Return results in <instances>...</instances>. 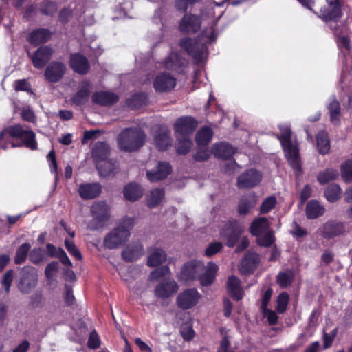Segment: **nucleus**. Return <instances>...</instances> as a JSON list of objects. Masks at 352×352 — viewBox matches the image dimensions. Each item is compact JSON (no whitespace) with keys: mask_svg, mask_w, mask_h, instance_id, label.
I'll return each instance as SVG.
<instances>
[{"mask_svg":"<svg viewBox=\"0 0 352 352\" xmlns=\"http://www.w3.org/2000/svg\"><path fill=\"white\" fill-rule=\"evenodd\" d=\"M280 144L285 153V156L296 175L302 173V164L300 157L299 149L297 145H294L292 142V131L286 128L281 131L278 137Z\"/></svg>","mask_w":352,"mask_h":352,"instance_id":"nucleus-1","label":"nucleus"},{"mask_svg":"<svg viewBox=\"0 0 352 352\" xmlns=\"http://www.w3.org/2000/svg\"><path fill=\"white\" fill-rule=\"evenodd\" d=\"M145 139L146 135L143 131L128 127L119 133L117 140L122 151L132 152L140 149L144 145Z\"/></svg>","mask_w":352,"mask_h":352,"instance_id":"nucleus-2","label":"nucleus"},{"mask_svg":"<svg viewBox=\"0 0 352 352\" xmlns=\"http://www.w3.org/2000/svg\"><path fill=\"white\" fill-rule=\"evenodd\" d=\"M134 224V219L125 217L120 225L111 231L104 238V245L108 249H115L124 244L131 234Z\"/></svg>","mask_w":352,"mask_h":352,"instance_id":"nucleus-3","label":"nucleus"},{"mask_svg":"<svg viewBox=\"0 0 352 352\" xmlns=\"http://www.w3.org/2000/svg\"><path fill=\"white\" fill-rule=\"evenodd\" d=\"M8 135L12 138L19 139L21 142L18 145L12 146H25L30 150L37 149V142L36 140V135L32 130H25L23 127L19 124H14L7 127L6 129L0 132V142H3L5 136Z\"/></svg>","mask_w":352,"mask_h":352,"instance_id":"nucleus-4","label":"nucleus"},{"mask_svg":"<svg viewBox=\"0 0 352 352\" xmlns=\"http://www.w3.org/2000/svg\"><path fill=\"white\" fill-rule=\"evenodd\" d=\"M37 282L38 274L36 268L26 265L21 269L17 287L21 293H30L37 285Z\"/></svg>","mask_w":352,"mask_h":352,"instance_id":"nucleus-5","label":"nucleus"},{"mask_svg":"<svg viewBox=\"0 0 352 352\" xmlns=\"http://www.w3.org/2000/svg\"><path fill=\"white\" fill-rule=\"evenodd\" d=\"M243 227L235 219L228 221L221 231V236L226 240V245L229 248H233L238 242Z\"/></svg>","mask_w":352,"mask_h":352,"instance_id":"nucleus-6","label":"nucleus"},{"mask_svg":"<svg viewBox=\"0 0 352 352\" xmlns=\"http://www.w3.org/2000/svg\"><path fill=\"white\" fill-rule=\"evenodd\" d=\"M54 50L49 45H41L34 52L27 51V55L31 60L34 68L43 69L51 60Z\"/></svg>","mask_w":352,"mask_h":352,"instance_id":"nucleus-7","label":"nucleus"},{"mask_svg":"<svg viewBox=\"0 0 352 352\" xmlns=\"http://www.w3.org/2000/svg\"><path fill=\"white\" fill-rule=\"evenodd\" d=\"M327 6L320 10L319 17L324 21L338 22L342 16V3L340 0H326Z\"/></svg>","mask_w":352,"mask_h":352,"instance_id":"nucleus-8","label":"nucleus"},{"mask_svg":"<svg viewBox=\"0 0 352 352\" xmlns=\"http://www.w3.org/2000/svg\"><path fill=\"white\" fill-rule=\"evenodd\" d=\"M263 179L262 173L255 168H250L237 178V186L240 189L252 188L258 186Z\"/></svg>","mask_w":352,"mask_h":352,"instance_id":"nucleus-9","label":"nucleus"},{"mask_svg":"<svg viewBox=\"0 0 352 352\" xmlns=\"http://www.w3.org/2000/svg\"><path fill=\"white\" fill-rule=\"evenodd\" d=\"M200 298L201 294L196 289H186L178 294L176 304L182 310H187L195 306Z\"/></svg>","mask_w":352,"mask_h":352,"instance_id":"nucleus-10","label":"nucleus"},{"mask_svg":"<svg viewBox=\"0 0 352 352\" xmlns=\"http://www.w3.org/2000/svg\"><path fill=\"white\" fill-rule=\"evenodd\" d=\"M201 25V19L199 16L192 13H186L180 19L178 30L184 34H195Z\"/></svg>","mask_w":352,"mask_h":352,"instance_id":"nucleus-11","label":"nucleus"},{"mask_svg":"<svg viewBox=\"0 0 352 352\" xmlns=\"http://www.w3.org/2000/svg\"><path fill=\"white\" fill-rule=\"evenodd\" d=\"M198 126L197 120L192 116H182L177 119L174 124L175 133L181 136L189 137L192 134Z\"/></svg>","mask_w":352,"mask_h":352,"instance_id":"nucleus-12","label":"nucleus"},{"mask_svg":"<svg viewBox=\"0 0 352 352\" xmlns=\"http://www.w3.org/2000/svg\"><path fill=\"white\" fill-rule=\"evenodd\" d=\"M179 46L199 63L202 60L206 45L201 44L191 38H183L179 41Z\"/></svg>","mask_w":352,"mask_h":352,"instance_id":"nucleus-13","label":"nucleus"},{"mask_svg":"<svg viewBox=\"0 0 352 352\" xmlns=\"http://www.w3.org/2000/svg\"><path fill=\"white\" fill-rule=\"evenodd\" d=\"M91 213L96 222L94 229H98L109 219L110 208L104 201L95 202L91 207Z\"/></svg>","mask_w":352,"mask_h":352,"instance_id":"nucleus-14","label":"nucleus"},{"mask_svg":"<svg viewBox=\"0 0 352 352\" xmlns=\"http://www.w3.org/2000/svg\"><path fill=\"white\" fill-rule=\"evenodd\" d=\"M65 72V65L63 62L54 60L47 65L44 76L49 82L54 83L59 82Z\"/></svg>","mask_w":352,"mask_h":352,"instance_id":"nucleus-15","label":"nucleus"},{"mask_svg":"<svg viewBox=\"0 0 352 352\" xmlns=\"http://www.w3.org/2000/svg\"><path fill=\"white\" fill-rule=\"evenodd\" d=\"M176 83L177 79L169 73L160 72L153 81V87L157 92H169L175 88Z\"/></svg>","mask_w":352,"mask_h":352,"instance_id":"nucleus-16","label":"nucleus"},{"mask_svg":"<svg viewBox=\"0 0 352 352\" xmlns=\"http://www.w3.org/2000/svg\"><path fill=\"white\" fill-rule=\"evenodd\" d=\"M204 263L201 261L192 260L185 263L181 270V276L185 280H192L199 278L204 270Z\"/></svg>","mask_w":352,"mask_h":352,"instance_id":"nucleus-17","label":"nucleus"},{"mask_svg":"<svg viewBox=\"0 0 352 352\" xmlns=\"http://www.w3.org/2000/svg\"><path fill=\"white\" fill-rule=\"evenodd\" d=\"M345 231L344 223L329 220L322 226L321 235L325 239H331L343 234Z\"/></svg>","mask_w":352,"mask_h":352,"instance_id":"nucleus-18","label":"nucleus"},{"mask_svg":"<svg viewBox=\"0 0 352 352\" xmlns=\"http://www.w3.org/2000/svg\"><path fill=\"white\" fill-rule=\"evenodd\" d=\"M69 65L74 72L80 75L87 74L90 69V64L87 58L80 52L71 54Z\"/></svg>","mask_w":352,"mask_h":352,"instance_id":"nucleus-19","label":"nucleus"},{"mask_svg":"<svg viewBox=\"0 0 352 352\" xmlns=\"http://www.w3.org/2000/svg\"><path fill=\"white\" fill-rule=\"evenodd\" d=\"M52 32L47 28H38L33 30L28 36L27 41L34 47H37L49 41Z\"/></svg>","mask_w":352,"mask_h":352,"instance_id":"nucleus-20","label":"nucleus"},{"mask_svg":"<svg viewBox=\"0 0 352 352\" xmlns=\"http://www.w3.org/2000/svg\"><path fill=\"white\" fill-rule=\"evenodd\" d=\"M179 287L174 280L163 279L155 288V295L160 298L171 296L178 291Z\"/></svg>","mask_w":352,"mask_h":352,"instance_id":"nucleus-21","label":"nucleus"},{"mask_svg":"<svg viewBox=\"0 0 352 352\" xmlns=\"http://www.w3.org/2000/svg\"><path fill=\"white\" fill-rule=\"evenodd\" d=\"M172 171V167L168 162H159L155 169L147 170L146 177L151 182H157L166 179Z\"/></svg>","mask_w":352,"mask_h":352,"instance_id":"nucleus-22","label":"nucleus"},{"mask_svg":"<svg viewBox=\"0 0 352 352\" xmlns=\"http://www.w3.org/2000/svg\"><path fill=\"white\" fill-rule=\"evenodd\" d=\"M92 102L98 105L111 107L119 100V96L113 92L100 91L94 92L91 96Z\"/></svg>","mask_w":352,"mask_h":352,"instance_id":"nucleus-23","label":"nucleus"},{"mask_svg":"<svg viewBox=\"0 0 352 352\" xmlns=\"http://www.w3.org/2000/svg\"><path fill=\"white\" fill-rule=\"evenodd\" d=\"M92 85L88 80H82L79 85L78 90L72 98L71 100L76 106L84 105L89 99L91 92Z\"/></svg>","mask_w":352,"mask_h":352,"instance_id":"nucleus-24","label":"nucleus"},{"mask_svg":"<svg viewBox=\"0 0 352 352\" xmlns=\"http://www.w3.org/2000/svg\"><path fill=\"white\" fill-rule=\"evenodd\" d=\"M165 67L178 74L184 73L187 60L177 52L171 53L165 60Z\"/></svg>","mask_w":352,"mask_h":352,"instance_id":"nucleus-25","label":"nucleus"},{"mask_svg":"<svg viewBox=\"0 0 352 352\" xmlns=\"http://www.w3.org/2000/svg\"><path fill=\"white\" fill-rule=\"evenodd\" d=\"M154 141L158 151H164L168 150L172 145L170 131L168 129H159L154 136Z\"/></svg>","mask_w":352,"mask_h":352,"instance_id":"nucleus-26","label":"nucleus"},{"mask_svg":"<svg viewBox=\"0 0 352 352\" xmlns=\"http://www.w3.org/2000/svg\"><path fill=\"white\" fill-rule=\"evenodd\" d=\"M260 256L258 253L248 250L241 261V269L245 273H253L260 263Z\"/></svg>","mask_w":352,"mask_h":352,"instance_id":"nucleus-27","label":"nucleus"},{"mask_svg":"<svg viewBox=\"0 0 352 352\" xmlns=\"http://www.w3.org/2000/svg\"><path fill=\"white\" fill-rule=\"evenodd\" d=\"M102 187L98 183H88L80 185L78 193L83 199H92L100 195Z\"/></svg>","mask_w":352,"mask_h":352,"instance_id":"nucleus-28","label":"nucleus"},{"mask_svg":"<svg viewBox=\"0 0 352 352\" xmlns=\"http://www.w3.org/2000/svg\"><path fill=\"white\" fill-rule=\"evenodd\" d=\"M226 286L227 292L233 300L239 301L243 298V292L241 287V280L238 277L234 275L229 276Z\"/></svg>","mask_w":352,"mask_h":352,"instance_id":"nucleus-29","label":"nucleus"},{"mask_svg":"<svg viewBox=\"0 0 352 352\" xmlns=\"http://www.w3.org/2000/svg\"><path fill=\"white\" fill-rule=\"evenodd\" d=\"M258 199L254 192L249 193L241 197L238 204L237 212L240 215H247L253 208Z\"/></svg>","mask_w":352,"mask_h":352,"instance_id":"nucleus-30","label":"nucleus"},{"mask_svg":"<svg viewBox=\"0 0 352 352\" xmlns=\"http://www.w3.org/2000/svg\"><path fill=\"white\" fill-rule=\"evenodd\" d=\"M212 152L215 157L221 160H230L235 153L233 146L228 143L215 144L212 147Z\"/></svg>","mask_w":352,"mask_h":352,"instance_id":"nucleus-31","label":"nucleus"},{"mask_svg":"<svg viewBox=\"0 0 352 352\" xmlns=\"http://www.w3.org/2000/svg\"><path fill=\"white\" fill-rule=\"evenodd\" d=\"M144 254L143 245L137 243L128 245L122 251V258L126 262H133L138 260Z\"/></svg>","mask_w":352,"mask_h":352,"instance_id":"nucleus-32","label":"nucleus"},{"mask_svg":"<svg viewBox=\"0 0 352 352\" xmlns=\"http://www.w3.org/2000/svg\"><path fill=\"white\" fill-rule=\"evenodd\" d=\"M219 270L217 265L213 262H209L204 273H200L199 280L202 286L211 285L216 278Z\"/></svg>","mask_w":352,"mask_h":352,"instance_id":"nucleus-33","label":"nucleus"},{"mask_svg":"<svg viewBox=\"0 0 352 352\" xmlns=\"http://www.w3.org/2000/svg\"><path fill=\"white\" fill-rule=\"evenodd\" d=\"M110 154V148L105 142H98L92 148L91 155L96 163L107 160Z\"/></svg>","mask_w":352,"mask_h":352,"instance_id":"nucleus-34","label":"nucleus"},{"mask_svg":"<svg viewBox=\"0 0 352 352\" xmlns=\"http://www.w3.org/2000/svg\"><path fill=\"white\" fill-rule=\"evenodd\" d=\"M148 102V94L144 92L135 93L126 100V104L131 109H139L147 105Z\"/></svg>","mask_w":352,"mask_h":352,"instance_id":"nucleus-35","label":"nucleus"},{"mask_svg":"<svg viewBox=\"0 0 352 352\" xmlns=\"http://www.w3.org/2000/svg\"><path fill=\"white\" fill-rule=\"evenodd\" d=\"M325 209L324 206L316 200L309 201L306 206V217L309 219H315L324 214Z\"/></svg>","mask_w":352,"mask_h":352,"instance_id":"nucleus-36","label":"nucleus"},{"mask_svg":"<svg viewBox=\"0 0 352 352\" xmlns=\"http://www.w3.org/2000/svg\"><path fill=\"white\" fill-rule=\"evenodd\" d=\"M270 225L266 217L256 218L250 226V232L252 235L259 236L267 231Z\"/></svg>","mask_w":352,"mask_h":352,"instance_id":"nucleus-37","label":"nucleus"},{"mask_svg":"<svg viewBox=\"0 0 352 352\" xmlns=\"http://www.w3.org/2000/svg\"><path fill=\"white\" fill-rule=\"evenodd\" d=\"M123 194L125 199L131 202L138 201L143 195L141 187L135 183L127 184L123 189Z\"/></svg>","mask_w":352,"mask_h":352,"instance_id":"nucleus-38","label":"nucleus"},{"mask_svg":"<svg viewBox=\"0 0 352 352\" xmlns=\"http://www.w3.org/2000/svg\"><path fill=\"white\" fill-rule=\"evenodd\" d=\"M213 136V131L209 126L202 127L196 134L195 142L198 146L205 147L209 144Z\"/></svg>","mask_w":352,"mask_h":352,"instance_id":"nucleus-39","label":"nucleus"},{"mask_svg":"<svg viewBox=\"0 0 352 352\" xmlns=\"http://www.w3.org/2000/svg\"><path fill=\"white\" fill-rule=\"evenodd\" d=\"M317 149L320 154L326 155L330 150V140L328 134L324 131H320L316 135Z\"/></svg>","mask_w":352,"mask_h":352,"instance_id":"nucleus-40","label":"nucleus"},{"mask_svg":"<svg viewBox=\"0 0 352 352\" xmlns=\"http://www.w3.org/2000/svg\"><path fill=\"white\" fill-rule=\"evenodd\" d=\"M339 176L338 171L332 168H327L323 171L318 173L317 181L320 185H325L336 180Z\"/></svg>","mask_w":352,"mask_h":352,"instance_id":"nucleus-41","label":"nucleus"},{"mask_svg":"<svg viewBox=\"0 0 352 352\" xmlns=\"http://www.w3.org/2000/svg\"><path fill=\"white\" fill-rule=\"evenodd\" d=\"M166 259V252L161 248H156L148 257L147 265L151 267H157Z\"/></svg>","mask_w":352,"mask_h":352,"instance_id":"nucleus-42","label":"nucleus"},{"mask_svg":"<svg viewBox=\"0 0 352 352\" xmlns=\"http://www.w3.org/2000/svg\"><path fill=\"white\" fill-rule=\"evenodd\" d=\"M342 190L339 185L331 184L329 185L324 191V195L327 200L331 203H334L340 199Z\"/></svg>","mask_w":352,"mask_h":352,"instance_id":"nucleus-43","label":"nucleus"},{"mask_svg":"<svg viewBox=\"0 0 352 352\" xmlns=\"http://www.w3.org/2000/svg\"><path fill=\"white\" fill-rule=\"evenodd\" d=\"M96 168L100 176L107 177L113 173L115 164L111 160L107 159L96 163Z\"/></svg>","mask_w":352,"mask_h":352,"instance_id":"nucleus-44","label":"nucleus"},{"mask_svg":"<svg viewBox=\"0 0 352 352\" xmlns=\"http://www.w3.org/2000/svg\"><path fill=\"white\" fill-rule=\"evenodd\" d=\"M30 249L31 245L29 243H24L18 247L14 258V263L16 265L23 263L27 259Z\"/></svg>","mask_w":352,"mask_h":352,"instance_id":"nucleus-45","label":"nucleus"},{"mask_svg":"<svg viewBox=\"0 0 352 352\" xmlns=\"http://www.w3.org/2000/svg\"><path fill=\"white\" fill-rule=\"evenodd\" d=\"M192 142L188 136L177 138L176 151L179 155H186L190 151Z\"/></svg>","mask_w":352,"mask_h":352,"instance_id":"nucleus-46","label":"nucleus"},{"mask_svg":"<svg viewBox=\"0 0 352 352\" xmlns=\"http://www.w3.org/2000/svg\"><path fill=\"white\" fill-rule=\"evenodd\" d=\"M331 122L340 121L341 116V107L339 101L334 98L327 106Z\"/></svg>","mask_w":352,"mask_h":352,"instance_id":"nucleus-47","label":"nucleus"},{"mask_svg":"<svg viewBox=\"0 0 352 352\" xmlns=\"http://www.w3.org/2000/svg\"><path fill=\"white\" fill-rule=\"evenodd\" d=\"M164 197V191L162 188H155L151 192L150 197L148 200V206L153 208L159 206Z\"/></svg>","mask_w":352,"mask_h":352,"instance_id":"nucleus-48","label":"nucleus"},{"mask_svg":"<svg viewBox=\"0 0 352 352\" xmlns=\"http://www.w3.org/2000/svg\"><path fill=\"white\" fill-rule=\"evenodd\" d=\"M57 4L55 1L43 0L39 7V11L43 15L53 16L57 12Z\"/></svg>","mask_w":352,"mask_h":352,"instance_id":"nucleus-49","label":"nucleus"},{"mask_svg":"<svg viewBox=\"0 0 352 352\" xmlns=\"http://www.w3.org/2000/svg\"><path fill=\"white\" fill-rule=\"evenodd\" d=\"M289 300L288 293L283 292L280 293L276 299V311L278 314L284 313L287 308Z\"/></svg>","mask_w":352,"mask_h":352,"instance_id":"nucleus-50","label":"nucleus"},{"mask_svg":"<svg viewBox=\"0 0 352 352\" xmlns=\"http://www.w3.org/2000/svg\"><path fill=\"white\" fill-rule=\"evenodd\" d=\"M29 258L32 263L38 265L44 261L45 252L42 248H34L30 251Z\"/></svg>","mask_w":352,"mask_h":352,"instance_id":"nucleus-51","label":"nucleus"},{"mask_svg":"<svg viewBox=\"0 0 352 352\" xmlns=\"http://www.w3.org/2000/svg\"><path fill=\"white\" fill-rule=\"evenodd\" d=\"M343 180L346 182H352V159L346 160L340 168Z\"/></svg>","mask_w":352,"mask_h":352,"instance_id":"nucleus-52","label":"nucleus"},{"mask_svg":"<svg viewBox=\"0 0 352 352\" xmlns=\"http://www.w3.org/2000/svg\"><path fill=\"white\" fill-rule=\"evenodd\" d=\"M276 238L273 230H269L263 236L256 239V243L261 247L269 248L275 242Z\"/></svg>","mask_w":352,"mask_h":352,"instance_id":"nucleus-53","label":"nucleus"},{"mask_svg":"<svg viewBox=\"0 0 352 352\" xmlns=\"http://www.w3.org/2000/svg\"><path fill=\"white\" fill-rule=\"evenodd\" d=\"M14 271L12 269L7 270L1 279V283L4 288L6 294L10 292L12 281L14 280Z\"/></svg>","mask_w":352,"mask_h":352,"instance_id":"nucleus-54","label":"nucleus"},{"mask_svg":"<svg viewBox=\"0 0 352 352\" xmlns=\"http://www.w3.org/2000/svg\"><path fill=\"white\" fill-rule=\"evenodd\" d=\"M13 87L16 91H26L30 94H33L31 88V84L28 79H18L14 81Z\"/></svg>","mask_w":352,"mask_h":352,"instance_id":"nucleus-55","label":"nucleus"},{"mask_svg":"<svg viewBox=\"0 0 352 352\" xmlns=\"http://www.w3.org/2000/svg\"><path fill=\"white\" fill-rule=\"evenodd\" d=\"M202 1L203 0H175V8L177 11L186 13L189 6H193Z\"/></svg>","mask_w":352,"mask_h":352,"instance_id":"nucleus-56","label":"nucleus"},{"mask_svg":"<svg viewBox=\"0 0 352 352\" xmlns=\"http://www.w3.org/2000/svg\"><path fill=\"white\" fill-rule=\"evenodd\" d=\"M276 203V199L274 196H270L266 198L261 204L260 212L261 214L268 213L275 207Z\"/></svg>","mask_w":352,"mask_h":352,"instance_id":"nucleus-57","label":"nucleus"},{"mask_svg":"<svg viewBox=\"0 0 352 352\" xmlns=\"http://www.w3.org/2000/svg\"><path fill=\"white\" fill-rule=\"evenodd\" d=\"M64 243L68 252L76 260L80 261L82 258V256L80 250L72 241H69V239H66L64 241Z\"/></svg>","mask_w":352,"mask_h":352,"instance_id":"nucleus-58","label":"nucleus"},{"mask_svg":"<svg viewBox=\"0 0 352 352\" xmlns=\"http://www.w3.org/2000/svg\"><path fill=\"white\" fill-rule=\"evenodd\" d=\"M338 333V328H335L332 330L330 334L323 331L322 333V341H323V348L329 349L331 346L335 338L336 337Z\"/></svg>","mask_w":352,"mask_h":352,"instance_id":"nucleus-59","label":"nucleus"},{"mask_svg":"<svg viewBox=\"0 0 352 352\" xmlns=\"http://www.w3.org/2000/svg\"><path fill=\"white\" fill-rule=\"evenodd\" d=\"M170 273V269L167 265H163L153 270L150 274L151 280H157L158 278L165 276Z\"/></svg>","mask_w":352,"mask_h":352,"instance_id":"nucleus-60","label":"nucleus"},{"mask_svg":"<svg viewBox=\"0 0 352 352\" xmlns=\"http://www.w3.org/2000/svg\"><path fill=\"white\" fill-rule=\"evenodd\" d=\"M180 334L185 341L192 340L195 336V331L192 326L189 324H184L181 327Z\"/></svg>","mask_w":352,"mask_h":352,"instance_id":"nucleus-61","label":"nucleus"},{"mask_svg":"<svg viewBox=\"0 0 352 352\" xmlns=\"http://www.w3.org/2000/svg\"><path fill=\"white\" fill-rule=\"evenodd\" d=\"M223 248V245L221 242H213L209 244L205 250V255L207 256H212L219 252Z\"/></svg>","mask_w":352,"mask_h":352,"instance_id":"nucleus-62","label":"nucleus"},{"mask_svg":"<svg viewBox=\"0 0 352 352\" xmlns=\"http://www.w3.org/2000/svg\"><path fill=\"white\" fill-rule=\"evenodd\" d=\"M47 160L49 162V166L52 173L57 174L58 164L56 162V153L54 149H52L47 155Z\"/></svg>","mask_w":352,"mask_h":352,"instance_id":"nucleus-63","label":"nucleus"},{"mask_svg":"<svg viewBox=\"0 0 352 352\" xmlns=\"http://www.w3.org/2000/svg\"><path fill=\"white\" fill-rule=\"evenodd\" d=\"M210 153L207 148H199L193 155V159L197 162H206L210 158Z\"/></svg>","mask_w":352,"mask_h":352,"instance_id":"nucleus-64","label":"nucleus"}]
</instances>
